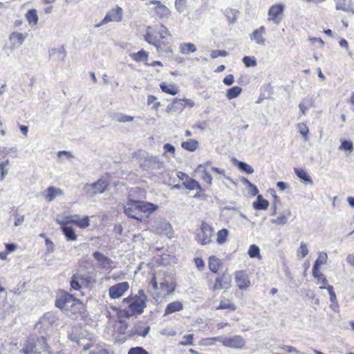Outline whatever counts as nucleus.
Instances as JSON below:
<instances>
[{"label":"nucleus","mask_w":354,"mask_h":354,"mask_svg":"<svg viewBox=\"0 0 354 354\" xmlns=\"http://www.w3.org/2000/svg\"><path fill=\"white\" fill-rule=\"evenodd\" d=\"M150 27L147 28V30H149ZM145 39L147 42H148L149 44L153 45L156 48L157 51H169V48L168 47H164V48L161 46L160 44V39H158L156 36H154L153 34H151L149 30H147L146 34L145 35Z\"/></svg>","instance_id":"22"},{"label":"nucleus","mask_w":354,"mask_h":354,"mask_svg":"<svg viewBox=\"0 0 354 354\" xmlns=\"http://www.w3.org/2000/svg\"><path fill=\"white\" fill-rule=\"evenodd\" d=\"M108 185L109 183L105 179L100 178L92 184H86L83 187V192L86 195L93 196L103 193Z\"/></svg>","instance_id":"5"},{"label":"nucleus","mask_w":354,"mask_h":354,"mask_svg":"<svg viewBox=\"0 0 354 354\" xmlns=\"http://www.w3.org/2000/svg\"><path fill=\"white\" fill-rule=\"evenodd\" d=\"M157 33L160 35V39H164L167 36H170L169 30L162 24L157 29Z\"/></svg>","instance_id":"55"},{"label":"nucleus","mask_w":354,"mask_h":354,"mask_svg":"<svg viewBox=\"0 0 354 354\" xmlns=\"http://www.w3.org/2000/svg\"><path fill=\"white\" fill-rule=\"evenodd\" d=\"M57 320V317L55 313H46L36 324V328L40 332H46L52 328Z\"/></svg>","instance_id":"6"},{"label":"nucleus","mask_w":354,"mask_h":354,"mask_svg":"<svg viewBox=\"0 0 354 354\" xmlns=\"http://www.w3.org/2000/svg\"><path fill=\"white\" fill-rule=\"evenodd\" d=\"M298 252L301 254L302 258L305 257L308 254V249L305 243H301Z\"/></svg>","instance_id":"64"},{"label":"nucleus","mask_w":354,"mask_h":354,"mask_svg":"<svg viewBox=\"0 0 354 354\" xmlns=\"http://www.w3.org/2000/svg\"><path fill=\"white\" fill-rule=\"evenodd\" d=\"M234 279L241 290H246L251 286V282L245 270H238L234 273Z\"/></svg>","instance_id":"13"},{"label":"nucleus","mask_w":354,"mask_h":354,"mask_svg":"<svg viewBox=\"0 0 354 354\" xmlns=\"http://www.w3.org/2000/svg\"><path fill=\"white\" fill-rule=\"evenodd\" d=\"M156 97L152 95H149L147 97V104H153V108L155 110H157L158 107L160 106V103L159 102H156Z\"/></svg>","instance_id":"61"},{"label":"nucleus","mask_w":354,"mask_h":354,"mask_svg":"<svg viewBox=\"0 0 354 354\" xmlns=\"http://www.w3.org/2000/svg\"><path fill=\"white\" fill-rule=\"evenodd\" d=\"M136 205L134 207L138 209V215L145 216V219L157 209L154 204L145 201H136Z\"/></svg>","instance_id":"10"},{"label":"nucleus","mask_w":354,"mask_h":354,"mask_svg":"<svg viewBox=\"0 0 354 354\" xmlns=\"http://www.w3.org/2000/svg\"><path fill=\"white\" fill-rule=\"evenodd\" d=\"M129 284L127 281L118 283L109 289V295L111 299H117L122 297L128 290Z\"/></svg>","instance_id":"12"},{"label":"nucleus","mask_w":354,"mask_h":354,"mask_svg":"<svg viewBox=\"0 0 354 354\" xmlns=\"http://www.w3.org/2000/svg\"><path fill=\"white\" fill-rule=\"evenodd\" d=\"M142 166L148 171H158L163 167V163L158 156H149L145 159Z\"/></svg>","instance_id":"14"},{"label":"nucleus","mask_w":354,"mask_h":354,"mask_svg":"<svg viewBox=\"0 0 354 354\" xmlns=\"http://www.w3.org/2000/svg\"><path fill=\"white\" fill-rule=\"evenodd\" d=\"M208 264L209 270L214 273H217L221 265V261L216 257L212 256L209 259Z\"/></svg>","instance_id":"39"},{"label":"nucleus","mask_w":354,"mask_h":354,"mask_svg":"<svg viewBox=\"0 0 354 354\" xmlns=\"http://www.w3.org/2000/svg\"><path fill=\"white\" fill-rule=\"evenodd\" d=\"M228 55V53L226 50H213L211 52V57L212 59H216L218 57H226Z\"/></svg>","instance_id":"60"},{"label":"nucleus","mask_w":354,"mask_h":354,"mask_svg":"<svg viewBox=\"0 0 354 354\" xmlns=\"http://www.w3.org/2000/svg\"><path fill=\"white\" fill-rule=\"evenodd\" d=\"M47 349L45 337H30L24 343L19 354H41Z\"/></svg>","instance_id":"2"},{"label":"nucleus","mask_w":354,"mask_h":354,"mask_svg":"<svg viewBox=\"0 0 354 354\" xmlns=\"http://www.w3.org/2000/svg\"><path fill=\"white\" fill-rule=\"evenodd\" d=\"M112 120L118 122H128L133 120V117L124 115L121 113H115L112 115Z\"/></svg>","instance_id":"38"},{"label":"nucleus","mask_w":354,"mask_h":354,"mask_svg":"<svg viewBox=\"0 0 354 354\" xmlns=\"http://www.w3.org/2000/svg\"><path fill=\"white\" fill-rule=\"evenodd\" d=\"M148 53L144 50H140L137 53H133L131 55V57L136 62H142L146 61L148 58Z\"/></svg>","instance_id":"44"},{"label":"nucleus","mask_w":354,"mask_h":354,"mask_svg":"<svg viewBox=\"0 0 354 354\" xmlns=\"http://www.w3.org/2000/svg\"><path fill=\"white\" fill-rule=\"evenodd\" d=\"M163 150H164V153H169L173 155H174L175 151H176L175 147L169 143H166L164 145Z\"/></svg>","instance_id":"62"},{"label":"nucleus","mask_w":354,"mask_h":354,"mask_svg":"<svg viewBox=\"0 0 354 354\" xmlns=\"http://www.w3.org/2000/svg\"><path fill=\"white\" fill-rule=\"evenodd\" d=\"M314 106V101L311 97H305L299 104L300 111L303 115H306L310 108Z\"/></svg>","instance_id":"30"},{"label":"nucleus","mask_w":354,"mask_h":354,"mask_svg":"<svg viewBox=\"0 0 354 354\" xmlns=\"http://www.w3.org/2000/svg\"><path fill=\"white\" fill-rule=\"evenodd\" d=\"M209 340L218 341L224 346L234 349H241L245 344V339L241 335H233L231 337L217 336L209 337Z\"/></svg>","instance_id":"3"},{"label":"nucleus","mask_w":354,"mask_h":354,"mask_svg":"<svg viewBox=\"0 0 354 354\" xmlns=\"http://www.w3.org/2000/svg\"><path fill=\"white\" fill-rule=\"evenodd\" d=\"M295 173L298 178L303 180L305 183L313 185V182L306 171L302 169L295 168Z\"/></svg>","instance_id":"37"},{"label":"nucleus","mask_w":354,"mask_h":354,"mask_svg":"<svg viewBox=\"0 0 354 354\" xmlns=\"http://www.w3.org/2000/svg\"><path fill=\"white\" fill-rule=\"evenodd\" d=\"M239 12L236 10L227 8L225 10V15L230 23L233 24L236 21Z\"/></svg>","instance_id":"42"},{"label":"nucleus","mask_w":354,"mask_h":354,"mask_svg":"<svg viewBox=\"0 0 354 354\" xmlns=\"http://www.w3.org/2000/svg\"><path fill=\"white\" fill-rule=\"evenodd\" d=\"M119 326H117V330L120 334H127L129 336V330H127L128 328L127 324L124 321H120Z\"/></svg>","instance_id":"57"},{"label":"nucleus","mask_w":354,"mask_h":354,"mask_svg":"<svg viewBox=\"0 0 354 354\" xmlns=\"http://www.w3.org/2000/svg\"><path fill=\"white\" fill-rule=\"evenodd\" d=\"M232 277L227 271H225L221 275L216 278L212 287L213 290H218L223 288L227 289L231 286Z\"/></svg>","instance_id":"11"},{"label":"nucleus","mask_w":354,"mask_h":354,"mask_svg":"<svg viewBox=\"0 0 354 354\" xmlns=\"http://www.w3.org/2000/svg\"><path fill=\"white\" fill-rule=\"evenodd\" d=\"M242 91V88L238 86H233L227 91L226 96L229 100L237 97Z\"/></svg>","instance_id":"41"},{"label":"nucleus","mask_w":354,"mask_h":354,"mask_svg":"<svg viewBox=\"0 0 354 354\" xmlns=\"http://www.w3.org/2000/svg\"><path fill=\"white\" fill-rule=\"evenodd\" d=\"M49 56L55 61L64 62L66 57V51L64 46L52 48L49 50Z\"/></svg>","instance_id":"24"},{"label":"nucleus","mask_w":354,"mask_h":354,"mask_svg":"<svg viewBox=\"0 0 354 354\" xmlns=\"http://www.w3.org/2000/svg\"><path fill=\"white\" fill-rule=\"evenodd\" d=\"M179 174H180L183 176L185 177V180L183 182V185L189 190H194L197 189L198 191H201V187L198 182H197L196 180L189 178L187 175H186L183 172H179Z\"/></svg>","instance_id":"26"},{"label":"nucleus","mask_w":354,"mask_h":354,"mask_svg":"<svg viewBox=\"0 0 354 354\" xmlns=\"http://www.w3.org/2000/svg\"><path fill=\"white\" fill-rule=\"evenodd\" d=\"M217 309H228L230 310H235L236 309V306L230 303L229 301H221L219 306L217 307Z\"/></svg>","instance_id":"53"},{"label":"nucleus","mask_w":354,"mask_h":354,"mask_svg":"<svg viewBox=\"0 0 354 354\" xmlns=\"http://www.w3.org/2000/svg\"><path fill=\"white\" fill-rule=\"evenodd\" d=\"M242 61L246 67H254L257 65V59L253 56H245Z\"/></svg>","instance_id":"50"},{"label":"nucleus","mask_w":354,"mask_h":354,"mask_svg":"<svg viewBox=\"0 0 354 354\" xmlns=\"http://www.w3.org/2000/svg\"><path fill=\"white\" fill-rule=\"evenodd\" d=\"M248 253L251 258H261L259 248L254 244L250 246Z\"/></svg>","instance_id":"48"},{"label":"nucleus","mask_w":354,"mask_h":354,"mask_svg":"<svg viewBox=\"0 0 354 354\" xmlns=\"http://www.w3.org/2000/svg\"><path fill=\"white\" fill-rule=\"evenodd\" d=\"M26 35L21 32H12L10 35L11 48L15 49L19 47L24 41Z\"/></svg>","instance_id":"25"},{"label":"nucleus","mask_w":354,"mask_h":354,"mask_svg":"<svg viewBox=\"0 0 354 354\" xmlns=\"http://www.w3.org/2000/svg\"><path fill=\"white\" fill-rule=\"evenodd\" d=\"M26 19L30 24L36 25L38 22V16L37 10L35 9L30 10L26 14Z\"/></svg>","instance_id":"43"},{"label":"nucleus","mask_w":354,"mask_h":354,"mask_svg":"<svg viewBox=\"0 0 354 354\" xmlns=\"http://www.w3.org/2000/svg\"><path fill=\"white\" fill-rule=\"evenodd\" d=\"M335 3V9L342 10L351 16L354 15V7L352 0H333Z\"/></svg>","instance_id":"17"},{"label":"nucleus","mask_w":354,"mask_h":354,"mask_svg":"<svg viewBox=\"0 0 354 354\" xmlns=\"http://www.w3.org/2000/svg\"><path fill=\"white\" fill-rule=\"evenodd\" d=\"M297 128L299 130L300 134L303 136L305 141L308 140V132L309 129L308 126L304 123H299L297 124Z\"/></svg>","instance_id":"47"},{"label":"nucleus","mask_w":354,"mask_h":354,"mask_svg":"<svg viewBox=\"0 0 354 354\" xmlns=\"http://www.w3.org/2000/svg\"><path fill=\"white\" fill-rule=\"evenodd\" d=\"M128 354H149V353L142 347L137 346L130 348Z\"/></svg>","instance_id":"59"},{"label":"nucleus","mask_w":354,"mask_h":354,"mask_svg":"<svg viewBox=\"0 0 354 354\" xmlns=\"http://www.w3.org/2000/svg\"><path fill=\"white\" fill-rule=\"evenodd\" d=\"M67 241H76L77 236L72 227H60Z\"/></svg>","instance_id":"36"},{"label":"nucleus","mask_w":354,"mask_h":354,"mask_svg":"<svg viewBox=\"0 0 354 354\" xmlns=\"http://www.w3.org/2000/svg\"><path fill=\"white\" fill-rule=\"evenodd\" d=\"M268 206L269 202L264 199L261 195H258L257 201L253 203V207L258 210L267 209Z\"/></svg>","instance_id":"32"},{"label":"nucleus","mask_w":354,"mask_h":354,"mask_svg":"<svg viewBox=\"0 0 354 354\" xmlns=\"http://www.w3.org/2000/svg\"><path fill=\"white\" fill-rule=\"evenodd\" d=\"M195 105L194 101L190 99H178L175 98L172 102L167 105V112L169 113L171 111H182L186 106L193 107Z\"/></svg>","instance_id":"8"},{"label":"nucleus","mask_w":354,"mask_h":354,"mask_svg":"<svg viewBox=\"0 0 354 354\" xmlns=\"http://www.w3.org/2000/svg\"><path fill=\"white\" fill-rule=\"evenodd\" d=\"M183 308V305L181 301H175L168 304L165 309L164 315H168L176 312H178Z\"/></svg>","instance_id":"28"},{"label":"nucleus","mask_w":354,"mask_h":354,"mask_svg":"<svg viewBox=\"0 0 354 354\" xmlns=\"http://www.w3.org/2000/svg\"><path fill=\"white\" fill-rule=\"evenodd\" d=\"M330 301L331 303H333V304L330 305V308L334 311H336L337 308H339V306H338V304H337V297H336L335 293L331 294V295H330Z\"/></svg>","instance_id":"63"},{"label":"nucleus","mask_w":354,"mask_h":354,"mask_svg":"<svg viewBox=\"0 0 354 354\" xmlns=\"http://www.w3.org/2000/svg\"><path fill=\"white\" fill-rule=\"evenodd\" d=\"M134 206H136V201L129 200L127 205L124 206V212L129 218H134L140 221H144L145 216L138 215V209H136Z\"/></svg>","instance_id":"15"},{"label":"nucleus","mask_w":354,"mask_h":354,"mask_svg":"<svg viewBox=\"0 0 354 354\" xmlns=\"http://www.w3.org/2000/svg\"><path fill=\"white\" fill-rule=\"evenodd\" d=\"M232 162L243 172H245L248 174H252L254 173V169L250 165L244 162L239 161L236 158H233L232 160Z\"/></svg>","instance_id":"29"},{"label":"nucleus","mask_w":354,"mask_h":354,"mask_svg":"<svg viewBox=\"0 0 354 354\" xmlns=\"http://www.w3.org/2000/svg\"><path fill=\"white\" fill-rule=\"evenodd\" d=\"M339 149L351 152L353 150V142L350 140L342 141L339 147Z\"/></svg>","instance_id":"58"},{"label":"nucleus","mask_w":354,"mask_h":354,"mask_svg":"<svg viewBox=\"0 0 354 354\" xmlns=\"http://www.w3.org/2000/svg\"><path fill=\"white\" fill-rule=\"evenodd\" d=\"M180 50L183 54H188L196 51V47L192 43H182L180 45Z\"/></svg>","instance_id":"40"},{"label":"nucleus","mask_w":354,"mask_h":354,"mask_svg":"<svg viewBox=\"0 0 354 354\" xmlns=\"http://www.w3.org/2000/svg\"><path fill=\"white\" fill-rule=\"evenodd\" d=\"M74 301L72 295L64 293L56 300L55 306L60 309H67L73 305Z\"/></svg>","instance_id":"20"},{"label":"nucleus","mask_w":354,"mask_h":354,"mask_svg":"<svg viewBox=\"0 0 354 354\" xmlns=\"http://www.w3.org/2000/svg\"><path fill=\"white\" fill-rule=\"evenodd\" d=\"M213 228L205 222H202L201 230L197 234V240L202 245H207L211 242Z\"/></svg>","instance_id":"7"},{"label":"nucleus","mask_w":354,"mask_h":354,"mask_svg":"<svg viewBox=\"0 0 354 354\" xmlns=\"http://www.w3.org/2000/svg\"><path fill=\"white\" fill-rule=\"evenodd\" d=\"M82 279V277L80 275H73L71 280V287L75 290H80L82 288L80 282Z\"/></svg>","instance_id":"45"},{"label":"nucleus","mask_w":354,"mask_h":354,"mask_svg":"<svg viewBox=\"0 0 354 354\" xmlns=\"http://www.w3.org/2000/svg\"><path fill=\"white\" fill-rule=\"evenodd\" d=\"M75 225L81 229H85L90 225V220L88 216H85L78 221H75Z\"/></svg>","instance_id":"49"},{"label":"nucleus","mask_w":354,"mask_h":354,"mask_svg":"<svg viewBox=\"0 0 354 354\" xmlns=\"http://www.w3.org/2000/svg\"><path fill=\"white\" fill-rule=\"evenodd\" d=\"M155 12L156 15L160 18L169 17L171 15V11L169 9L162 4L157 6L155 8Z\"/></svg>","instance_id":"34"},{"label":"nucleus","mask_w":354,"mask_h":354,"mask_svg":"<svg viewBox=\"0 0 354 354\" xmlns=\"http://www.w3.org/2000/svg\"><path fill=\"white\" fill-rule=\"evenodd\" d=\"M150 330V326L143 322H138L134 324L133 328L129 330V337L138 335L146 337Z\"/></svg>","instance_id":"16"},{"label":"nucleus","mask_w":354,"mask_h":354,"mask_svg":"<svg viewBox=\"0 0 354 354\" xmlns=\"http://www.w3.org/2000/svg\"><path fill=\"white\" fill-rule=\"evenodd\" d=\"M291 216L290 210L279 214V216L271 220V223L276 225H285L288 223V218Z\"/></svg>","instance_id":"31"},{"label":"nucleus","mask_w":354,"mask_h":354,"mask_svg":"<svg viewBox=\"0 0 354 354\" xmlns=\"http://www.w3.org/2000/svg\"><path fill=\"white\" fill-rule=\"evenodd\" d=\"M198 146V142L196 140L190 139L186 142H183L181 143V147L183 149L188 151H194Z\"/></svg>","instance_id":"35"},{"label":"nucleus","mask_w":354,"mask_h":354,"mask_svg":"<svg viewBox=\"0 0 354 354\" xmlns=\"http://www.w3.org/2000/svg\"><path fill=\"white\" fill-rule=\"evenodd\" d=\"M156 230L157 233L169 236L171 232V225L167 221H160L156 226Z\"/></svg>","instance_id":"27"},{"label":"nucleus","mask_w":354,"mask_h":354,"mask_svg":"<svg viewBox=\"0 0 354 354\" xmlns=\"http://www.w3.org/2000/svg\"><path fill=\"white\" fill-rule=\"evenodd\" d=\"M175 8L179 13H183L186 8V0H176Z\"/></svg>","instance_id":"56"},{"label":"nucleus","mask_w":354,"mask_h":354,"mask_svg":"<svg viewBox=\"0 0 354 354\" xmlns=\"http://www.w3.org/2000/svg\"><path fill=\"white\" fill-rule=\"evenodd\" d=\"M123 15L122 8L116 6L107 12L104 19L99 24H95V27L99 28L110 22H120L123 19Z\"/></svg>","instance_id":"4"},{"label":"nucleus","mask_w":354,"mask_h":354,"mask_svg":"<svg viewBox=\"0 0 354 354\" xmlns=\"http://www.w3.org/2000/svg\"><path fill=\"white\" fill-rule=\"evenodd\" d=\"M160 87L163 92L171 95H176L179 91L176 85L174 84H167L166 83L162 82L160 84Z\"/></svg>","instance_id":"33"},{"label":"nucleus","mask_w":354,"mask_h":354,"mask_svg":"<svg viewBox=\"0 0 354 354\" xmlns=\"http://www.w3.org/2000/svg\"><path fill=\"white\" fill-rule=\"evenodd\" d=\"M63 195V190L54 186L48 187L45 191L42 192V196L48 202H52L55 198L62 196Z\"/></svg>","instance_id":"19"},{"label":"nucleus","mask_w":354,"mask_h":354,"mask_svg":"<svg viewBox=\"0 0 354 354\" xmlns=\"http://www.w3.org/2000/svg\"><path fill=\"white\" fill-rule=\"evenodd\" d=\"M147 296L143 290H140L138 295L134 297H128L123 299V304L129 305V313L131 315H137L142 313L146 307Z\"/></svg>","instance_id":"1"},{"label":"nucleus","mask_w":354,"mask_h":354,"mask_svg":"<svg viewBox=\"0 0 354 354\" xmlns=\"http://www.w3.org/2000/svg\"><path fill=\"white\" fill-rule=\"evenodd\" d=\"M93 257L97 261L99 267L104 270L111 269L112 261L102 253L96 251L93 252Z\"/></svg>","instance_id":"23"},{"label":"nucleus","mask_w":354,"mask_h":354,"mask_svg":"<svg viewBox=\"0 0 354 354\" xmlns=\"http://www.w3.org/2000/svg\"><path fill=\"white\" fill-rule=\"evenodd\" d=\"M71 216H64L62 219H57V222L60 225V227H69L68 224H75V221H73Z\"/></svg>","instance_id":"54"},{"label":"nucleus","mask_w":354,"mask_h":354,"mask_svg":"<svg viewBox=\"0 0 354 354\" xmlns=\"http://www.w3.org/2000/svg\"><path fill=\"white\" fill-rule=\"evenodd\" d=\"M228 234H229V232L227 229H222V230H219L217 232V238H216L217 243L220 245L223 244L227 240Z\"/></svg>","instance_id":"46"},{"label":"nucleus","mask_w":354,"mask_h":354,"mask_svg":"<svg viewBox=\"0 0 354 354\" xmlns=\"http://www.w3.org/2000/svg\"><path fill=\"white\" fill-rule=\"evenodd\" d=\"M176 283L171 279L165 277L159 281V294L162 296H167L173 294L176 289Z\"/></svg>","instance_id":"9"},{"label":"nucleus","mask_w":354,"mask_h":354,"mask_svg":"<svg viewBox=\"0 0 354 354\" xmlns=\"http://www.w3.org/2000/svg\"><path fill=\"white\" fill-rule=\"evenodd\" d=\"M194 335L188 334L183 337L182 340L179 342L180 345L183 346H191L194 344Z\"/></svg>","instance_id":"52"},{"label":"nucleus","mask_w":354,"mask_h":354,"mask_svg":"<svg viewBox=\"0 0 354 354\" xmlns=\"http://www.w3.org/2000/svg\"><path fill=\"white\" fill-rule=\"evenodd\" d=\"M284 10V6L282 3H277L272 6L268 10V20L274 21L275 24L279 23V16L282 15Z\"/></svg>","instance_id":"18"},{"label":"nucleus","mask_w":354,"mask_h":354,"mask_svg":"<svg viewBox=\"0 0 354 354\" xmlns=\"http://www.w3.org/2000/svg\"><path fill=\"white\" fill-rule=\"evenodd\" d=\"M328 259V255L326 252H321L319 253L318 258L315 261L314 264L315 266H320L326 263Z\"/></svg>","instance_id":"51"},{"label":"nucleus","mask_w":354,"mask_h":354,"mask_svg":"<svg viewBox=\"0 0 354 354\" xmlns=\"http://www.w3.org/2000/svg\"><path fill=\"white\" fill-rule=\"evenodd\" d=\"M265 33L266 28L265 26H261L259 28L254 30L250 35V38L251 40L254 41L256 44L264 46L266 44V38L264 37Z\"/></svg>","instance_id":"21"}]
</instances>
